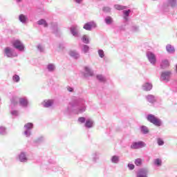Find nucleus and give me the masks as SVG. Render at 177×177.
Segmentation results:
<instances>
[{"label":"nucleus","instance_id":"obj_1","mask_svg":"<svg viewBox=\"0 0 177 177\" xmlns=\"http://www.w3.org/2000/svg\"><path fill=\"white\" fill-rule=\"evenodd\" d=\"M85 99L82 97L75 98L70 102L71 109L69 111H73L76 114H81L86 110V105L85 104Z\"/></svg>","mask_w":177,"mask_h":177},{"label":"nucleus","instance_id":"obj_2","mask_svg":"<svg viewBox=\"0 0 177 177\" xmlns=\"http://www.w3.org/2000/svg\"><path fill=\"white\" fill-rule=\"evenodd\" d=\"M162 6L163 12H168L169 8H177V0H165Z\"/></svg>","mask_w":177,"mask_h":177},{"label":"nucleus","instance_id":"obj_3","mask_svg":"<svg viewBox=\"0 0 177 177\" xmlns=\"http://www.w3.org/2000/svg\"><path fill=\"white\" fill-rule=\"evenodd\" d=\"M147 120L149 122L155 125V127H162V120L153 114L147 115Z\"/></svg>","mask_w":177,"mask_h":177},{"label":"nucleus","instance_id":"obj_4","mask_svg":"<svg viewBox=\"0 0 177 177\" xmlns=\"http://www.w3.org/2000/svg\"><path fill=\"white\" fill-rule=\"evenodd\" d=\"M24 128L25 129L24 132V136H26V138H30V136L32 135V128H34V124L31 122L26 123L24 126Z\"/></svg>","mask_w":177,"mask_h":177},{"label":"nucleus","instance_id":"obj_5","mask_svg":"<svg viewBox=\"0 0 177 177\" xmlns=\"http://www.w3.org/2000/svg\"><path fill=\"white\" fill-rule=\"evenodd\" d=\"M12 46L19 52H24V49L26 48V46H24V44H23V42L19 39L14 40L12 41Z\"/></svg>","mask_w":177,"mask_h":177},{"label":"nucleus","instance_id":"obj_6","mask_svg":"<svg viewBox=\"0 0 177 177\" xmlns=\"http://www.w3.org/2000/svg\"><path fill=\"white\" fill-rule=\"evenodd\" d=\"M4 56L12 59L13 57H17L18 55L17 53H15V50L12 49L10 47H6L3 50Z\"/></svg>","mask_w":177,"mask_h":177},{"label":"nucleus","instance_id":"obj_7","mask_svg":"<svg viewBox=\"0 0 177 177\" xmlns=\"http://www.w3.org/2000/svg\"><path fill=\"white\" fill-rule=\"evenodd\" d=\"M172 73L169 71H163L160 75V81H165V82H169L171 80V75Z\"/></svg>","mask_w":177,"mask_h":177},{"label":"nucleus","instance_id":"obj_8","mask_svg":"<svg viewBox=\"0 0 177 177\" xmlns=\"http://www.w3.org/2000/svg\"><path fill=\"white\" fill-rule=\"evenodd\" d=\"M147 57L149 63H151V64H152L153 66H154V64H156V63L157 62V58L156 57V55L151 51L147 52Z\"/></svg>","mask_w":177,"mask_h":177},{"label":"nucleus","instance_id":"obj_9","mask_svg":"<svg viewBox=\"0 0 177 177\" xmlns=\"http://www.w3.org/2000/svg\"><path fill=\"white\" fill-rule=\"evenodd\" d=\"M143 147H146V143H145L143 141L135 142L131 145V149L134 150H138V149H143Z\"/></svg>","mask_w":177,"mask_h":177},{"label":"nucleus","instance_id":"obj_10","mask_svg":"<svg viewBox=\"0 0 177 177\" xmlns=\"http://www.w3.org/2000/svg\"><path fill=\"white\" fill-rule=\"evenodd\" d=\"M96 27H97V26L96 25V23L93 21H91L86 23L84 25L83 28L84 30H86V31H92V28H96Z\"/></svg>","mask_w":177,"mask_h":177},{"label":"nucleus","instance_id":"obj_11","mask_svg":"<svg viewBox=\"0 0 177 177\" xmlns=\"http://www.w3.org/2000/svg\"><path fill=\"white\" fill-rule=\"evenodd\" d=\"M70 31L73 37H80V27L78 26H72L70 28Z\"/></svg>","mask_w":177,"mask_h":177},{"label":"nucleus","instance_id":"obj_12","mask_svg":"<svg viewBox=\"0 0 177 177\" xmlns=\"http://www.w3.org/2000/svg\"><path fill=\"white\" fill-rule=\"evenodd\" d=\"M19 106L24 107V109H27L28 107V98L27 97H22L19 99Z\"/></svg>","mask_w":177,"mask_h":177},{"label":"nucleus","instance_id":"obj_13","mask_svg":"<svg viewBox=\"0 0 177 177\" xmlns=\"http://www.w3.org/2000/svg\"><path fill=\"white\" fill-rule=\"evenodd\" d=\"M149 174V169L147 168H142L140 169L138 172H137V177H147V174Z\"/></svg>","mask_w":177,"mask_h":177},{"label":"nucleus","instance_id":"obj_14","mask_svg":"<svg viewBox=\"0 0 177 177\" xmlns=\"http://www.w3.org/2000/svg\"><path fill=\"white\" fill-rule=\"evenodd\" d=\"M147 102L151 103V104L157 102V97H155L153 95L149 94L145 96Z\"/></svg>","mask_w":177,"mask_h":177},{"label":"nucleus","instance_id":"obj_15","mask_svg":"<svg viewBox=\"0 0 177 177\" xmlns=\"http://www.w3.org/2000/svg\"><path fill=\"white\" fill-rule=\"evenodd\" d=\"M19 161L20 162H27L28 161V158H27V153L21 152L18 156Z\"/></svg>","mask_w":177,"mask_h":177},{"label":"nucleus","instance_id":"obj_16","mask_svg":"<svg viewBox=\"0 0 177 177\" xmlns=\"http://www.w3.org/2000/svg\"><path fill=\"white\" fill-rule=\"evenodd\" d=\"M93 71L90 66H84V77H93Z\"/></svg>","mask_w":177,"mask_h":177},{"label":"nucleus","instance_id":"obj_17","mask_svg":"<svg viewBox=\"0 0 177 177\" xmlns=\"http://www.w3.org/2000/svg\"><path fill=\"white\" fill-rule=\"evenodd\" d=\"M142 89L146 92H149V91L153 89V84L151 83L146 82L142 85Z\"/></svg>","mask_w":177,"mask_h":177},{"label":"nucleus","instance_id":"obj_18","mask_svg":"<svg viewBox=\"0 0 177 177\" xmlns=\"http://www.w3.org/2000/svg\"><path fill=\"white\" fill-rule=\"evenodd\" d=\"M93 125H95V122L92 120V119H87L84 124V127L88 129L93 128Z\"/></svg>","mask_w":177,"mask_h":177},{"label":"nucleus","instance_id":"obj_19","mask_svg":"<svg viewBox=\"0 0 177 177\" xmlns=\"http://www.w3.org/2000/svg\"><path fill=\"white\" fill-rule=\"evenodd\" d=\"M166 51L170 55H174L175 53V47L171 44H167L166 46Z\"/></svg>","mask_w":177,"mask_h":177},{"label":"nucleus","instance_id":"obj_20","mask_svg":"<svg viewBox=\"0 0 177 177\" xmlns=\"http://www.w3.org/2000/svg\"><path fill=\"white\" fill-rule=\"evenodd\" d=\"M169 67V61L168 59H163L160 64V68L162 70H165V68H168Z\"/></svg>","mask_w":177,"mask_h":177},{"label":"nucleus","instance_id":"obj_21","mask_svg":"<svg viewBox=\"0 0 177 177\" xmlns=\"http://www.w3.org/2000/svg\"><path fill=\"white\" fill-rule=\"evenodd\" d=\"M153 165L157 168L162 167V160L161 158H156L153 160Z\"/></svg>","mask_w":177,"mask_h":177},{"label":"nucleus","instance_id":"obj_22","mask_svg":"<svg viewBox=\"0 0 177 177\" xmlns=\"http://www.w3.org/2000/svg\"><path fill=\"white\" fill-rule=\"evenodd\" d=\"M99 156H100L99 152H94L92 153L91 159L94 163H96L97 162V161H99Z\"/></svg>","mask_w":177,"mask_h":177},{"label":"nucleus","instance_id":"obj_23","mask_svg":"<svg viewBox=\"0 0 177 177\" xmlns=\"http://www.w3.org/2000/svg\"><path fill=\"white\" fill-rule=\"evenodd\" d=\"M110 160L112 164H118L120 162V156L117 155L112 156Z\"/></svg>","mask_w":177,"mask_h":177},{"label":"nucleus","instance_id":"obj_24","mask_svg":"<svg viewBox=\"0 0 177 177\" xmlns=\"http://www.w3.org/2000/svg\"><path fill=\"white\" fill-rule=\"evenodd\" d=\"M19 21H21V23H22V24H26L27 23V20H28V18L27 17V16L21 14L19 16Z\"/></svg>","mask_w":177,"mask_h":177},{"label":"nucleus","instance_id":"obj_25","mask_svg":"<svg viewBox=\"0 0 177 177\" xmlns=\"http://www.w3.org/2000/svg\"><path fill=\"white\" fill-rule=\"evenodd\" d=\"M123 15H124V19L125 20V21H128L129 18V15L131 13V10H124L122 12Z\"/></svg>","mask_w":177,"mask_h":177},{"label":"nucleus","instance_id":"obj_26","mask_svg":"<svg viewBox=\"0 0 177 177\" xmlns=\"http://www.w3.org/2000/svg\"><path fill=\"white\" fill-rule=\"evenodd\" d=\"M69 55L73 59H79L80 54L76 50H71L69 52Z\"/></svg>","mask_w":177,"mask_h":177},{"label":"nucleus","instance_id":"obj_27","mask_svg":"<svg viewBox=\"0 0 177 177\" xmlns=\"http://www.w3.org/2000/svg\"><path fill=\"white\" fill-rule=\"evenodd\" d=\"M53 105V100H45L43 103V106L44 107H50Z\"/></svg>","mask_w":177,"mask_h":177},{"label":"nucleus","instance_id":"obj_28","mask_svg":"<svg viewBox=\"0 0 177 177\" xmlns=\"http://www.w3.org/2000/svg\"><path fill=\"white\" fill-rule=\"evenodd\" d=\"M113 8L116 9V10H125V9H128L127 6H121L119 4H115L113 6Z\"/></svg>","mask_w":177,"mask_h":177},{"label":"nucleus","instance_id":"obj_29","mask_svg":"<svg viewBox=\"0 0 177 177\" xmlns=\"http://www.w3.org/2000/svg\"><path fill=\"white\" fill-rule=\"evenodd\" d=\"M140 132L143 133V135H147L149 133V128L146 126H141L140 127Z\"/></svg>","mask_w":177,"mask_h":177},{"label":"nucleus","instance_id":"obj_30","mask_svg":"<svg viewBox=\"0 0 177 177\" xmlns=\"http://www.w3.org/2000/svg\"><path fill=\"white\" fill-rule=\"evenodd\" d=\"M104 21L106 24H107L108 26H110V24H113L114 20L113 19V17L108 16L105 17Z\"/></svg>","mask_w":177,"mask_h":177},{"label":"nucleus","instance_id":"obj_31","mask_svg":"<svg viewBox=\"0 0 177 177\" xmlns=\"http://www.w3.org/2000/svg\"><path fill=\"white\" fill-rule=\"evenodd\" d=\"M37 49L40 53H45V46H44V44H38Z\"/></svg>","mask_w":177,"mask_h":177},{"label":"nucleus","instance_id":"obj_32","mask_svg":"<svg viewBox=\"0 0 177 177\" xmlns=\"http://www.w3.org/2000/svg\"><path fill=\"white\" fill-rule=\"evenodd\" d=\"M47 70L50 73H53V71L56 70V66L53 64H49L48 65H47Z\"/></svg>","mask_w":177,"mask_h":177},{"label":"nucleus","instance_id":"obj_33","mask_svg":"<svg viewBox=\"0 0 177 177\" xmlns=\"http://www.w3.org/2000/svg\"><path fill=\"white\" fill-rule=\"evenodd\" d=\"M45 142V138L44 136L38 137L35 140V143L39 145L41 143H44Z\"/></svg>","mask_w":177,"mask_h":177},{"label":"nucleus","instance_id":"obj_34","mask_svg":"<svg viewBox=\"0 0 177 177\" xmlns=\"http://www.w3.org/2000/svg\"><path fill=\"white\" fill-rule=\"evenodd\" d=\"M39 26H44V27H48V23L45 19H40L37 21Z\"/></svg>","mask_w":177,"mask_h":177},{"label":"nucleus","instance_id":"obj_35","mask_svg":"<svg viewBox=\"0 0 177 177\" xmlns=\"http://www.w3.org/2000/svg\"><path fill=\"white\" fill-rule=\"evenodd\" d=\"M15 106H17V100H16V97H13L11 99V104H10V107L12 110H13V107H15Z\"/></svg>","mask_w":177,"mask_h":177},{"label":"nucleus","instance_id":"obj_36","mask_svg":"<svg viewBox=\"0 0 177 177\" xmlns=\"http://www.w3.org/2000/svg\"><path fill=\"white\" fill-rule=\"evenodd\" d=\"M97 79L98 80V81H100V82H106V77H104V76L102 75H97Z\"/></svg>","mask_w":177,"mask_h":177},{"label":"nucleus","instance_id":"obj_37","mask_svg":"<svg viewBox=\"0 0 177 177\" xmlns=\"http://www.w3.org/2000/svg\"><path fill=\"white\" fill-rule=\"evenodd\" d=\"M82 41L84 44H89V38L88 37V35H84L82 38Z\"/></svg>","mask_w":177,"mask_h":177},{"label":"nucleus","instance_id":"obj_38","mask_svg":"<svg viewBox=\"0 0 177 177\" xmlns=\"http://www.w3.org/2000/svg\"><path fill=\"white\" fill-rule=\"evenodd\" d=\"M12 80L14 82H20V76H19V75H14L12 76Z\"/></svg>","mask_w":177,"mask_h":177},{"label":"nucleus","instance_id":"obj_39","mask_svg":"<svg viewBox=\"0 0 177 177\" xmlns=\"http://www.w3.org/2000/svg\"><path fill=\"white\" fill-rule=\"evenodd\" d=\"M10 114L12 115V117H18L19 113V111L12 109L10 111Z\"/></svg>","mask_w":177,"mask_h":177},{"label":"nucleus","instance_id":"obj_40","mask_svg":"<svg viewBox=\"0 0 177 177\" xmlns=\"http://www.w3.org/2000/svg\"><path fill=\"white\" fill-rule=\"evenodd\" d=\"M156 142L159 146H164V140L161 138H158Z\"/></svg>","mask_w":177,"mask_h":177},{"label":"nucleus","instance_id":"obj_41","mask_svg":"<svg viewBox=\"0 0 177 177\" xmlns=\"http://www.w3.org/2000/svg\"><path fill=\"white\" fill-rule=\"evenodd\" d=\"M142 160L141 158H137L134 162V163L137 167H140V165H142Z\"/></svg>","mask_w":177,"mask_h":177},{"label":"nucleus","instance_id":"obj_42","mask_svg":"<svg viewBox=\"0 0 177 177\" xmlns=\"http://www.w3.org/2000/svg\"><path fill=\"white\" fill-rule=\"evenodd\" d=\"M82 50L84 53H88L89 52V46L88 45H84Z\"/></svg>","mask_w":177,"mask_h":177},{"label":"nucleus","instance_id":"obj_43","mask_svg":"<svg viewBox=\"0 0 177 177\" xmlns=\"http://www.w3.org/2000/svg\"><path fill=\"white\" fill-rule=\"evenodd\" d=\"M98 52V55L101 59H103V57H104V51H103V50L102 49H99L97 50Z\"/></svg>","mask_w":177,"mask_h":177},{"label":"nucleus","instance_id":"obj_44","mask_svg":"<svg viewBox=\"0 0 177 177\" xmlns=\"http://www.w3.org/2000/svg\"><path fill=\"white\" fill-rule=\"evenodd\" d=\"M65 47L66 46H65L64 43H59L58 45V50L59 51L63 50Z\"/></svg>","mask_w":177,"mask_h":177},{"label":"nucleus","instance_id":"obj_45","mask_svg":"<svg viewBox=\"0 0 177 177\" xmlns=\"http://www.w3.org/2000/svg\"><path fill=\"white\" fill-rule=\"evenodd\" d=\"M103 12H105V13H109V12H111V8L109 6H105L102 8Z\"/></svg>","mask_w":177,"mask_h":177},{"label":"nucleus","instance_id":"obj_46","mask_svg":"<svg viewBox=\"0 0 177 177\" xmlns=\"http://www.w3.org/2000/svg\"><path fill=\"white\" fill-rule=\"evenodd\" d=\"M0 135H6V129L5 127H0Z\"/></svg>","mask_w":177,"mask_h":177},{"label":"nucleus","instance_id":"obj_47","mask_svg":"<svg viewBox=\"0 0 177 177\" xmlns=\"http://www.w3.org/2000/svg\"><path fill=\"white\" fill-rule=\"evenodd\" d=\"M78 121L81 124H85V122H86V119L84 117H80L78 118Z\"/></svg>","mask_w":177,"mask_h":177},{"label":"nucleus","instance_id":"obj_48","mask_svg":"<svg viewBox=\"0 0 177 177\" xmlns=\"http://www.w3.org/2000/svg\"><path fill=\"white\" fill-rule=\"evenodd\" d=\"M127 167H128L129 169H130V171L135 169V165H133V164L129 163Z\"/></svg>","mask_w":177,"mask_h":177},{"label":"nucleus","instance_id":"obj_49","mask_svg":"<svg viewBox=\"0 0 177 177\" xmlns=\"http://www.w3.org/2000/svg\"><path fill=\"white\" fill-rule=\"evenodd\" d=\"M53 29L54 30L55 34L57 32V24H53Z\"/></svg>","mask_w":177,"mask_h":177},{"label":"nucleus","instance_id":"obj_50","mask_svg":"<svg viewBox=\"0 0 177 177\" xmlns=\"http://www.w3.org/2000/svg\"><path fill=\"white\" fill-rule=\"evenodd\" d=\"M131 31H133V32H136V31H139V27L135 26H132Z\"/></svg>","mask_w":177,"mask_h":177},{"label":"nucleus","instance_id":"obj_51","mask_svg":"<svg viewBox=\"0 0 177 177\" xmlns=\"http://www.w3.org/2000/svg\"><path fill=\"white\" fill-rule=\"evenodd\" d=\"M53 171L54 172H57L58 171H62V167H53Z\"/></svg>","mask_w":177,"mask_h":177},{"label":"nucleus","instance_id":"obj_52","mask_svg":"<svg viewBox=\"0 0 177 177\" xmlns=\"http://www.w3.org/2000/svg\"><path fill=\"white\" fill-rule=\"evenodd\" d=\"M66 90L68 91V92H74V88L70 86H66Z\"/></svg>","mask_w":177,"mask_h":177},{"label":"nucleus","instance_id":"obj_53","mask_svg":"<svg viewBox=\"0 0 177 177\" xmlns=\"http://www.w3.org/2000/svg\"><path fill=\"white\" fill-rule=\"evenodd\" d=\"M82 1L83 0H74V2H75V3L81 4L82 3Z\"/></svg>","mask_w":177,"mask_h":177},{"label":"nucleus","instance_id":"obj_54","mask_svg":"<svg viewBox=\"0 0 177 177\" xmlns=\"http://www.w3.org/2000/svg\"><path fill=\"white\" fill-rule=\"evenodd\" d=\"M17 3H20V2H21V0H15Z\"/></svg>","mask_w":177,"mask_h":177}]
</instances>
